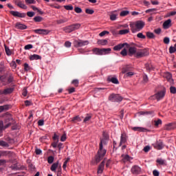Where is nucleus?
Segmentation results:
<instances>
[{
  "label": "nucleus",
  "instance_id": "nucleus-2",
  "mask_svg": "<svg viewBox=\"0 0 176 176\" xmlns=\"http://www.w3.org/2000/svg\"><path fill=\"white\" fill-rule=\"evenodd\" d=\"M107 139H100V142L99 144V150L96 156V163H100L102 159H104V156L107 154V150L104 148L103 145H107Z\"/></svg>",
  "mask_w": 176,
  "mask_h": 176
},
{
  "label": "nucleus",
  "instance_id": "nucleus-32",
  "mask_svg": "<svg viewBox=\"0 0 176 176\" xmlns=\"http://www.w3.org/2000/svg\"><path fill=\"white\" fill-rule=\"evenodd\" d=\"M129 32H130L129 29L121 30L119 31L120 35H126V34H129Z\"/></svg>",
  "mask_w": 176,
  "mask_h": 176
},
{
  "label": "nucleus",
  "instance_id": "nucleus-8",
  "mask_svg": "<svg viewBox=\"0 0 176 176\" xmlns=\"http://www.w3.org/2000/svg\"><path fill=\"white\" fill-rule=\"evenodd\" d=\"M74 47H82V46H86V45H89L88 41H82V40H75L74 41Z\"/></svg>",
  "mask_w": 176,
  "mask_h": 176
},
{
  "label": "nucleus",
  "instance_id": "nucleus-3",
  "mask_svg": "<svg viewBox=\"0 0 176 176\" xmlns=\"http://www.w3.org/2000/svg\"><path fill=\"white\" fill-rule=\"evenodd\" d=\"M131 28V31H132L133 34H135V32H138L145 27V22L142 21H137L133 23H131L129 24Z\"/></svg>",
  "mask_w": 176,
  "mask_h": 176
},
{
  "label": "nucleus",
  "instance_id": "nucleus-5",
  "mask_svg": "<svg viewBox=\"0 0 176 176\" xmlns=\"http://www.w3.org/2000/svg\"><path fill=\"white\" fill-rule=\"evenodd\" d=\"M80 28V23H74L71 25L66 26L63 28V31L65 32H67L68 34L76 31V30H79Z\"/></svg>",
  "mask_w": 176,
  "mask_h": 176
},
{
  "label": "nucleus",
  "instance_id": "nucleus-12",
  "mask_svg": "<svg viewBox=\"0 0 176 176\" xmlns=\"http://www.w3.org/2000/svg\"><path fill=\"white\" fill-rule=\"evenodd\" d=\"M10 13L12 14V16H14V17H19L21 19H24V17L26 16L25 13H21L19 11H10Z\"/></svg>",
  "mask_w": 176,
  "mask_h": 176
},
{
  "label": "nucleus",
  "instance_id": "nucleus-13",
  "mask_svg": "<svg viewBox=\"0 0 176 176\" xmlns=\"http://www.w3.org/2000/svg\"><path fill=\"white\" fill-rule=\"evenodd\" d=\"M131 173L134 175H138L141 174V168L137 165H135L131 168Z\"/></svg>",
  "mask_w": 176,
  "mask_h": 176
},
{
  "label": "nucleus",
  "instance_id": "nucleus-14",
  "mask_svg": "<svg viewBox=\"0 0 176 176\" xmlns=\"http://www.w3.org/2000/svg\"><path fill=\"white\" fill-rule=\"evenodd\" d=\"M124 46H129V44L127 43H120L114 46L113 49L115 52H119V50H122Z\"/></svg>",
  "mask_w": 176,
  "mask_h": 176
},
{
  "label": "nucleus",
  "instance_id": "nucleus-18",
  "mask_svg": "<svg viewBox=\"0 0 176 176\" xmlns=\"http://www.w3.org/2000/svg\"><path fill=\"white\" fill-rule=\"evenodd\" d=\"M14 91V87H8L4 89V96H8V94H12Z\"/></svg>",
  "mask_w": 176,
  "mask_h": 176
},
{
  "label": "nucleus",
  "instance_id": "nucleus-52",
  "mask_svg": "<svg viewBox=\"0 0 176 176\" xmlns=\"http://www.w3.org/2000/svg\"><path fill=\"white\" fill-rule=\"evenodd\" d=\"M25 2L26 3H29L30 5H31V4H35V3H36V1H35V0H25Z\"/></svg>",
  "mask_w": 176,
  "mask_h": 176
},
{
  "label": "nucleus",
  "instance_id": "nucleus-47",
  "mask_svg": "<svg viewBox=\"0 0 176 176\" xmlns=\"http://www.w3.org/2000/svg\"><path fill=\"white\" fill-rule=\"evenodd\" d=\"M138 38H139L140 39H145V38H146V36H145V35H144V34L142 33H138L137 34Z\"/></svg>",
  "mask_w": 176,
  "mask_h": 176
},
{
  "label": "nucleus",
  "instance_id": "nucleus-44",
  "mask_svg": "<svg viewBox=\"0 0 176 176\" xmlns=\"http://www.w3.org/2000/svg\"><path fill=\"white\" fill-rule=\"evenodd\" d=\"M53 162H54V157H53V156L48 157L47 162L49 163V164H52V163H53Z\"/></svg>",
  "mask_w": 176,
  "mask_h": 176
},
{
  "label": "nucleus",
  "instance_id": "nucleus-27",
  "mask_svg": "<svg viewBox=\"0 0 176 176\" xmlns=\"http://www.w3.org/2000/svg\"><path fill=\"white\" fill-rule=\"evenodd\" d=\"M127 141V139L126 138V135L122 134L120 138V145H122V144H124Z\"/></svg>",
  "mask_w": 176,
  "mask_h": 176
},
{
  "label": "nucleus",
  "instance_id": "nucleus-54",
  "mask_svg": "<svg viewBox=\"0 0 176 176\" xmlns=\"http://www.w3.org/2000/svg\"><path fill=\"white\" fill-rule=\"evenodd\" d=\"M85 12L87 14H93V13H94V10H91V9H86L85 10Z\"/></svg>",
  "mask_w": 176,
  "mask_h": 176
},
{
  "label": "nucleus",
  "instance_id": "nucleus-16",
  "mask_svg": "<svg viewBox=\"0 0 176 176\" xmlns=\"http://www.w3.org/2000/svg\"><path fill=\"white\" fill-rule=\"evenodd\" d=\"M171 25V19H168L164 22L163 28H164V30H168Z\"/></svg>",
  "mask_w": 176,
  "mask_h": 176
},
{
  "label": "nucleus",
  "instance_id": "nucleus-21",
  "mask_svg": "<svg viewBox=\"0 0 176 176\" xmlns=\"http://www.w3.org/2000/svg\"><path fill=\"white\" fill-rule=\"evenodd\" d=\"M132 130L133 131H140V133H145L146 131V129L140 126L132 127Z\"/></svg>",
  "mask_w": 176,
  "mask_h": 176
},
{
  "label": "nucleus",
  "instance_id": "nucleus-50",
  "mask_svg": "<svg viewBox=\"0 0 176 176\" xmlns=\"http://www.w3.org/2000/svg\"><path fill=\"white\" fill-rule=\"evenodd\" d=\"M120 54H121L122 56H123L124 57L125 56H127V50H126V48H124V49L121 51Z\"/></svg>",
  "mask_w": 176,
  "mask_h": 176
},
{
  "label": "nucleus",
  "instance_id": "nucleus-64",
  "mask_svg": "<svg viewBox=\"0 0 176 176\" xmlns=\"http://www.w3.org/2000/svg\"><path fill=\"white\" fill-rule=\"evenodd\" d=\"M71 45H72V43H71V42H69V41H66V42L65 43V47H71Z\"/></svg>",
  "mask_w": 176,
  "mask_h": 176
},
{
  "label": "nucleus",
  "instance_id": "nucleus-62",
  "mask_svg": "<svg viewBox=\"0 0 176 176\" xmlns=\"http://www.w3.org/2000/svg\"><path fill=\"white\" fill-rule=\"evenodd\" d=\"M24 70L25 71H30V65L28 63L24 64Z\"/></svg>",
  "mask_w": 176,
  "mask_h": 176
},
{
  "label": "nucleus",
  "instance_id": "nucleus-55",
  "mask_svg": "<svg viewBox=\"0 0 176 176\" xmlns=\"http://www.w3.org/2000/svg\"><path fill=\"white\" fill-rule=\"evenodd\" d=\"M27 16L28 17H34L35 16V12H27Z\"/></svg>",
  "mask_w": 176,
  "mask_h": 176
},
{
  "label": "nucleus",
  "instance_id": "nucleus-37",
  "mask_svg": "<svg viewBox=\"0 0 176 176\" xmlns=\"http://www.w3.org/2000/svg\"><path fill=\"white\" fill-rule=\"evenodd\" d=\"M146 36H147V38H149V39L155 38V34L151 32H146Z\"/></svg>",
  "mask_w": 176,
  "mask_h": 176
},
{
  "label": "nucleus",
  "instance_id": "nucleus-30",
  "mask_svg": "<svg viewBox=\"0 0 176 176\" xmlns=\"http://www.w3.org/2000/svg\"><path fill=\"white\" fill-rule=\"evenodd\" d=\"M72 122H73L74 123H76V122H82V119H80V117H79V116H76L72 119Z\"/></svg>",
  "mask_w": 176,
  "mask_h": 176
},
{
  "label": "nucleus",
  "instance_id": "nucleus-57",
  "mask_svg": "<svg viewBox=\"0 0 176 176\" xmlns=\"http://www.w3.org/2000/svg\"><path fill=\"white\" fill-rule=\"evenodd\" d=\"M164 43H165V45H168V43H170V38L165 37L164 38Z\"/></svg>",
  "mask_w": 176,
  "mask_h": 176
},
{
  "label": "nucleus",
  "instance_id": "nucleus-39",
  "mask_svg": "<svg viewBox=\"0 0 176 176\" xmlns=\"http://www.w3.org/2000/svg\"><path fill=\"white\" fill-rule=\"evenodd\" d=\"M129 13V11L124 10L120 13V16H121V17H124V16H127Z\"/></svg>",
  "mask_w": 176,
  "mask_h": 176
},
{
  "label": "nucleus",
  "instance_id": "nucleus-59",
  "mask_svg": "<svg viewBox=\"0 0 176 176\" xmlns=\"http://www.w3.org/2000/svg\"><path fill=\"white\" fill-rule=\"evenodd\" d=\"M107 34H109V32L104 30L99 34L100 36H104V35H107Z\"/></svg>",
  "mask_w": 176,
  "mask_h": 176
},
{
  "label": "nucleus",
  "instance_id": "nucleus-24",
  "mask_svg": "<svg viewBox=\"0 0 176 176\" xmlns=\"http://www.w3.org/2000/svg\"><path fill=\"white\" fill-rule=\"evenodd\" d=\"M58 168V162L54 163L50 168L51 171L56 173V170Z\"/></svg>",
  "mask_w": 176,
  "mask_h": 176
},
{
  "label": "nucleus",
  "instance_id": "nucleus-43",
  "mask_svg": "<svg viewBox=\"0 0 176 176\" xmlns=\"http://www.w3.org/2000/svg\"><path fill=\"white\" fill-rule=\"evenodd\" d=\"M0 146L8 147L9 146V144L5 141L0 140Z\"/></svg>",
  "mask_w": 176,
  "mask_h": 176
},
{
  "label": "nucleus",
  "instance_id": "nucleus-35",
  "mask_svg": "<svg viewBox=\"0 0 176 176\" xmlns=\"http://www.w3.org/2000/svg\"><path fill=\"white\" fill-rule=\"evenodd\" d=\"M4 47L7 56H12V51H10V49H9V47L6 46V45H4Z\"/></svg>",
  "mask_w": 176,
  "mask_h": 176
},
{
  "label": "nucleus",
  "instance_id": "nucleus-53",
  "mask_svg": "<svg viewBox=\"0 0 176 176\" xmlns=\"http://www.w3.org/2000/svg\"><path fill=\"white\" fill-rule=\"evenodd\" d=\"M66 10H74V6H64Z\"/></svg>",
  "mask_w": 176,
  "mask_h": 176
},
{
  "label": "nucleus",
  "instance_id": "nucleus-60",
  "mask_svg": "<svg viewBox=\"0 0 176 176\" xmlns=\"http://www.w3.org/2000/svg\"><path fill=\"white\" fill-rule=\"evenodd\" d=\"M153 175L154 176H159L160 175V173H159V171L157 170H154L153 171Z\"/></svg>",
  "mask_w": 176,
  "mask_h": 176
},
{
  "label": "nucleus",
  "instance_id": "nucleus-26",
  "mask_svg": "<svg viewBox=\"0 0 176 176\" xmlns=\"http://www.w3.org/2000/svg\"><path fill=\"white\" fill-rule=\"evenodd\" d=\"M41 58H42V57H41V56L38 55V54H33L32 56H30V59L31 60H41Z\"/></svg>",
  "mask_w": 176,
  "mask_h": 176
},
{
  "label": "nucleus",
  "instance_id": "nucleus-7",
  "mask_svg": "<svg viewBox=\"0 0 176 176\" xmlns=\"http://www.w3.org/2000/svg\"><path fill=\"white\" fill-rule=\"evenodd\" d=\"M12 120H13V118L8 117L6 119V123L7 124L4 126H3V122L0 121V129L3 130V129H8V127H10V126H12Z\"/></svg>",
  "mask_w": 176,
  "mask_h": 176
},
{
  "label": "nucleus",
  "instance_id": "nucleus-17",
  "mask_svg": "<svg viewBox=\"0 0 176 176\" xmlns=\"http://www.w3.org/2000/svg\"><path fill=\"white\" fill-rule=\"evenodd\" d=\"M15 28L16 30H27V25L20 23L17 22L15 25Z\"/></svg>",
  "mask_w": 176,
  "mask_h": 176
},
{
  "label": "nucleus",
  "instance_id": "nucleus-6",
  "mask_svg": "<svg viewBox=\"0 0 176 176\" xmlns=\"http://www.w3.org/2000/svg\"><path fill=\"white\" fill-rule=\"evenodd\" d=\"M109 101L111 102H122L123 100V97L119 94H111L109 96Z\"/></svg>",
  "mask_w": 176,
  "mask_h": 176
},
{
  "label": "nucleus",
  "instance_id": "nucleus-33",
  "mask_svg": "<svg viewBox=\"0 0 176 176\" xmlns=\"http://www.w3.org/2000/svg\"><path fill=\"white\" fill-rule=\"evenodd\" d=\"M109 81L113 83L114 85H119V80L115 77H112L109 79Z\"/></svg>",
  "mask_w": 176,
  "mask_h": 176
},
{
  "label": "nucleus",
  "instance_id": "nucleus-49",
  "mask_svg": "<svg viewBox=\"0 0 176 176\" xmlns=\"http://www.w3.org/2000/svg\"><path fill=\"white\" fill-rule=\"evenodd\" d=\"M32 47H34V45H32V44H29V45H26L24 47L25 50H30V49H32Z\"/></svg>",
  "mask_w": 176,
  "mask_h": 176
},
{
  "label": "nucleus",
  "instance_id": "nucleus-29",
  "mask_svg": "<svg viewBox=\"0 0 176 176\" xmlns=\"http://www.w3.org/2000/svg\"><path fill=\"white\" fill-rule=\"evenodd\" d=\"M107 43H108V41L106 39L98 41V45H102V46H105V45H107Z\"/></svg>",
  "mask_w": 176,
  "mask_h": 176
},
{
  "label": "nucleus",
  "instance_id": "nucleus-10",
  "mask_svg": "<svg viewBox=\"0 0 176 176\" xmlns=\"http://www.w3.org/2000/svg\"><path fill=\"white\" fill-rule=\"evenodd\" d=\"M153 146L155 149H157L158 151H162L163 148H164V144L162 140L157 141L155 143L153 144Z\"/></svg>",
  "mask_w": 176,
  "mask_h": 176
},
{
  "label": "nucleus",
  "instance_id": "nucleus-28",
  "mask_svg": "<svg viewBox=\"0 0 176 176\" xmlns=\"http://www.w3.org/2000/svg\"><path fill=\"white\" fill-rule=\"evenodd\" d=\"M162 121L160 119H157V120H154L153 124H154L155 127H159L160 124H162Z\"/></svg>",
  "mask_w": 176,
  "mask_h": 176
},
{
  "label": "nucleus",
  "instance_id": "nucleus-25",
  "mask_svg": "<svg viewBox=\"0 0 176 176\" xmlns=\"http://www.w3.org/2000/svg\"><path fill=\"white\" fill-rule=\"evenodd\" d=\"M164 78L168 80V82H173V76L171 75L170 73L166 72L164 74Z\"/></svg>",
  "mask_w": 176,
  "mask_h": 176
},
{
  "label": "nucleus",
  "instance_id": "nucleus-41",
  "mask_svg": "<svg viewBox=\"0 0 176 176\" xmlns=\"http://www.w3.org/2000/svg\"><path fill=\"white\" fill-rule=\"evenodd\" d=\"M91 119V116L87 114L86 117L85 118L83 122L87 123V122H89V120Z\"/></svg>",
  "mask_w": 176,
  "mask_h": 176
},
{
  "label": "nucleus",
  "instance_id": "nucleus-46",
  "mask_svg": "<svg viewBox=\"0 0 176 176\" xmlns=\"http://www.w3.org/2000/svg\"><path fill=\"white\" fill-rule=\"evenodd\" d=\"M170 91L171 94H176V88H175V87L171 86L170 87Z\"/></svg>",
  "mask_w": 176,
  "mask_h": 176
},
{
  "label": "nucleus",
  "instance_id": "nucleus-31",
  "mask_svg": "<svg viewBox=\"0 0 176 176\" xmlns=\"http://www.w3.org/2000/svg\"><path fill=\"white\" fill-rule=\"evenodd\" d=\"M140 115H147L149 116H153V111H140Z\"/></svg>",
  "mask_w": 176,
  "mask_h": 176
},
{
  "label": "nucleus",
  "instance_id": "nucleus-4",
  "mask_svg": "<svg viewBox=\"0 0 176 176\" xmlns=\"http://www.w3.org/2000/svg\"><path fill=\"white\" fill-rule=\"evenodd\" d=\"M111 48H97L95 47L92 50L94 54H96L97 56H104L105 54H109L111 52Z\"/></svg>",
  "mask_w": 176,
  "mask_h": 176
},
{
  "label": "nucleus",
  "instance_id": "nucleus-19",
  "mask_svg": "<svg viewBox=\"0 0 176 176\" xmlns=\"http://www.w3.org/2000/svg\"><path fill=\"white\" fill-rule=\"evenodd\" d=\"M105 166V160L102 161L98 166V174H102L104 171V166Z\"/></svg>",
  "mask_w": 176,
  "mask_h": 176
},
{
  "label": "nucleus",
  "instance_id": "nucleus-40",
  "mask_svg": "<svg viewBox=\"0 0 176 176\" xmlns=\"http://www.w3.org/2000/svg\"><path fill=\"white\" fill-rule=\"evenodd\" d=\"M146 67V69L147 71H152V69H153V67L152 66V65L149 64V63H146L145 65Z\"/></svg>",
  "mask_w": 176,
  "mask_h": 176
},
{
  "label": "nucleus",
  "instance_id": "nucleus-23",
  "mask_svg": "<svg viewBox=\"0 0 176 176\" xmlns=\"http://www.w3.org/2000/svg\"><path fill=\"white\" fill-rule=\"evenodd\" d=\"M156 162L160 166H167V164L166 163V160H163L162 158L157 159Z\"/></svg>",
  "mask_w": 176,
  "mask_h": 176
},
{
  "label": "nucleus",
  "instance_id": "nucleus-9",
  "mask_svg": "<svg viewBox=\"0 0 176 176\" xmlns=\"http://www.w3.org/2000/svg\"><path fill=\"white\" fill-rule=\"evenodd\" d=\"M33 32L38 35H49L50 30L46 29H36L33 30Z\"/></svg>",
  "mask_w": 176,
  "mask_h": 176
},
{
  "label": "nucleus",
  "instance_id": "nucleus-20",
  "mask_svg": "<svg viewBox=\"0 0 176 176\" xmlns=\"http://www.w3.org/2000/svg\"><path fill=\"white\" fill-rule=\"evenodd\" d=\"M122 163H126V162H130L131 157L129 155L122 154L121 155Z\"/></svg>",
  "mask_w": 176,
  "mask_h": 176
},
{
  "label": "nucleus",
  "instance_id": "nucleus-56",
  "mask_svg": "<svg viewBox=\"0 0 176 176\" xmlns=\"http://www.w3.org/2000/svg\"><path fill=\"white\" fill-rule=\"evenodd\" d=\"M74 12H76V13H82V8L79 7H76L74 8Z\"/></svg>",
  "mask_w": 176,
  "mask_h": 176
},
{
  "label": "nucleus",
  "instance_id": "nucleus-38",
  "mask_svg": "<svg viewBox=\"0 0 176 176\" xmlns=\"http://www.w3.org/2000/svg\"><path fill=\"white\" fill-rule=\"evenodd\" d=\"M149 82V78H148V75L144 74L143 78H142V82L143 83H148Z\"/></svg>",
  "mask_w": 176,
  "mask_h": 176
},
{
  "label": "nucleus",
  "instance_id": "nucleus-51",
  "mask_svg": "<svg viewBox=\"0 0 176 176\" xmlns=\"http://www.w3.org/2000/svg\"><path fill=\"white\" fill-rule=\"evenodd\" d=\"M72 85H74L76 86V87H78V86L79 85V80H73L72 81Z\"/></svg>",
  "mask_w": 176,
  "mask_h": 176
},
{
  "label": "nucleus",
  "instance_id": "nucleus-15",
  "mask_svg": "<svg viewBox=\"0 0 176 176\" xmlns=\"http://www.w3.org/2000/svg\"><path fill=\"white\" fill-rule=\"evenodd\" d=\"M14 3L16 5V6L21 8V9H27V6L23 3V1H21L14 0Z\"/></svg>",
  "mask_w": 176,
  "mask_h": 176
},
{
  "label": "nucleus",
  "instance_id": "nucleus-34",
  "mask_svg": "<svg viewBox=\"0 0 176 176\" xmlns=\"http://www.w3.org/2000/svg\"><path fill=\"white\" fill-rule=\"evenodd\" d=\"M68 21V19L64 18L63 19H58L56 21L57 24H64V23H67Z\"/></svg>",
  "mask_w": 176,
  "mask_h": 176
},
{
  "label": "nucleus",
  "instance_id": "nucleus-63",
  "mask_svg": "<svg viewBox=\"0 0 176 176\" xmlns=\"http://www.w3.org/2000/svg\"><path fill=\"white\" fill-rule=\"evenodd\" d=\"M53 140H54V141H55V142L58 141V135H57V134L54 133V136H53Z\"/></svg>",
  "mask_w": 176,
  "mask_h": 176
},
{
  "label": "nucleus",
  "instance_id": "nucleus-22",
  "mask_svg": "<svg viewBox=\"0 0 176 176\" xmlns=\"http://www.w3.org/2000/svg\"><path fill=\"white\" fill-rule=\"evenodd\" d=\"M164 130L170 131V130H174V123H169L165 125Z\"/></svg>",
  "mask_w": 176,
  "mask_h": 176
},
{
  "label": "nucleus",
  "instance_id": "nucleus-1",
  "mask_svg": "<svg viewBox=\"0 0 176 176\" xmlns=\"http://www.w3.org/2000/svg\"><path fill=\"white\" fill-rule=\"evenodd\" d=\"M137 47H138V45H135L134 47H130L129 48V53L130 56H135L137 58H141V57H145L149 55L148 50H138Z\"/></svg>",
  "mask_w": 176,
  "mask_h": 176
},
{
  "label": "nucleus",
  "instance_id": "nucleus-48",
  "mask_svg": "<svg viewBox=\"0 0 176 176\" xmlns=\"http://www.w3.org/2000/svg\"><path fill=\"white\" fill-rule=\"evenodd\" d=\"M8 105L0 106V113L3 112L5 110L8 109Z\"/></svg>",
  "mask_w": 176,
  "mask_h": 176
},
{
  "label": "nucleus",
  "instance_id": "nucleus-61",
  "mask_svg": "<svg viewBox=\"0 0 176 176\" xmlns=\"http://www.w3.org/2000/svg\"><path fill=\"white\" fill-rule=\"evenodd\" d=\"M36 152V155H42V150L39 149V148H36L35 150Z\"/></svg>",
  "mask_w": 176,
  "mask_h": 176
},
{
  "label": "nucleus",
  "instance_id": "nucleus-11",
  "mask_svg": "<svg viewBox=\"0 0 176 176\" xmlns=\"http://www.w3.org/2000/svg\"><path fill=\"white\" fill-rule=\"evenodd\" d=\"M166 96V89H164L162 91H160L154 95V97L157 98V101H160L162 98H164Z\"/></svg>",
  "mask_w": 176,
  "mask_h": 176
},
{
  "label": "nucleus",
  "instance_id": "nucleus-58",
  "mask_svg": "<svg viewBox=\"0 0 176 176\" xmlns=\"http://www.w3.org/2000/svg\"><path fill=\"white\" fill-rule=\"evenodd\" d=\"M65 140H67V134L64 133L60 138V141L64 142Z\"/></svg>",
  "mask_w": 176,
  "mask_h": 176
},
{
  "label": "nucleus",
  "instance_id": "nucleus-36",
  "mask_svg": "<svg viewBox=\"0 0 176 176\" xmlns=\"http://www.w3.org/2000/svg\"><path fill=\"white\" fill-rule=\"evenodd\" d=\"M34 20L35 23H41V21H43V18L42 16H37L34 18Z\"/></svg>",
  "mask_w": 176,
  "mask_h": 176
},
{
  "label": "nucleus",
  "instance_id": "nucleus-45",
  "mask_svg": "<svg viewBox=\"0 0 176 176\" xmlns=\"http://www.w3.org/2000/svg\"><path fill=\"white\" fill-rule=\"evenodd\" d=\"M176 52V47H173V46H170L169 47V53L170 54H173V53L175 52Z\"/></svg>",
  "mask_w": 176,
  "mask_h": 176
},
{
  "label": "nucleus",
  "instance_id": "nucleus-42",
  "mask_svg": "<svg viewBox=\"0 0 176 176\" xmlns=\"http://www.w3.org/2000/svg\"><path fill=\"white\" fill-rule=\"evenodd\" d=\"M116 19H118V14H111L110 15V20H111V21H115V20H116Z\"/></svg>",
  "mask_w": 176,
  "mask_h": 176
}]
</instances>
